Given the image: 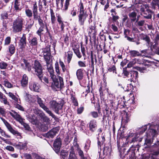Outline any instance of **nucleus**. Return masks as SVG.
I'll list each match as a JSON object with an SVG mask.
<instances>
[{
  "mask_svg": "<svg viewBox=\"0 0 159 159\" xmlns=\"http://www.w3.org/2000/svg\"><path fill=\"white\" fill-rule=\"evenodd\" d=\"M159 130V125H150L146 134L147 138L145 139V144L150 146L153 138L157 135Z\"/></svg>",
  "mask_w": 159,
  "mask_h": 159,
  "instance_id": "1",
  "label": "nucleus"
},
{
  "mask_svg": "<svg viewBox=\"0 0 159 159\" xmlns=\"http://www.w3.org/2000/svg\"><path fill=\"white\" fill-rule=\"evenodd\" d=\"M33 69L34 71V74L39 78L41 81L46 84L48 83V80L46 77L43 78V74L41 65L38 61H35Z\"/></svg>",
  "mask_w": 159,
  "mask_h": 159,
  "instance_id": "2",
  "label": "nucleus"
},
{
  "mask_svg": "<svg viewBox=\"0 0 159 159\" xmlns=\"http://www.w3.org/2000/svg\"><path fill=\"white\" fill-rule=\"evenodd\" d=\"M78 17V22L80 25L83 26L88 16L87 12L85 11L83 3L80 2L79 5Z\"/></svg>",
  "mask_w": 159,
  "mask_h": 159,
  "instance_id": "3",
  "label": "nucleus"
},
{
  "mask_svg": "<svg viewBox=\"0 0 159 159\" xmlns=\"http://www.w3.org/2000/svg\"><path fill=\"white\" fill-rule=\"evenodd\" d=\"M24 21V19L21 17L17 18L13 23L12 28L13 31L15 33L21 31L23 27Z\"/></svg>",
  "mask_w": 159,
  "mask_h": 159,
  "instance_id": "4",
  "label": "nucleus"
},
{
  "mask_svg": "<svg viewBox=\"0 0 159 159\" xmlns=\"http://www.w3.org/2000/svg\"><path fill=\"white\" fill-rule=\"evenodd\" d=\"M49 103L50 108L56 113L59 114V111L62 108L64 102L63 100L57 102L56 101L52 100Z\"/></svg>",
  "mask_w": 159,
  "mask_h": 159,
  "instance_id": "5",
  "label": "nucleus"
},
{
  "mask_svg": "<svg viewBox=\"0 0 159 159\" xmlns=\"http://www.w3.org/2000/svg\"><path fill=\"white\" fill-rule=\"evenodd\" d=\"M108 103L106 104L107 106L106 110L108 111V109H110L111 111L113 109L114 110L117 107L118 104L116 102V98L113 94L109 95L108 98Z\"/></svg>",
  "mask_w": 159,
  "mask_h": 159,
  "instance_id": "6",
  "label": "nucleus"
},
{
  "mask_svg": "<svg viewBox=\"0 0 159 159\" xmlns=\"http://www.w3.org/2000/svg\"><path fill=\"white\" fill-rule=\"evenodd\" d=\"M58 78L59 83L58 81V79L56 78L54 79H52L53 82L52 84L51 87L54 90H57L59 89L62 88L64 85L62 78L59 76Z\"/></svg>",
  "mask_w": 159,
  "mask_h": 159,
  "instance_id": "7",
  "label": "nucleus"
},
{
  "mask_svg": "<svg viewBox=\"0 0 159 159\" xmlns=\"http://www.w3.org/2000/svg\"><path fill=\"white\" fill-rule=\"evenodd\" d=\"M42 54L46 62L50 61V46L48 45L45 48L42 49Z\"/></svg>",
  "mask_w": 159,
  "mask_h": 159,
  "instance_id": "8",
  "label": "nucleus"
},
{
  "mask_svg": "<svg viewBox=\"0 0 159 159\" xmlns=\"http://www.w3.org/2000/svg\"><path fill=\"white\" fill-rule=\"evenodd\" d=\"M62 145V141L60 138H57L53 144V149L56 153L58 154L60 151Z\"/></svg>",
  "mask_w": 159,
  "mask_h": 159,
  "instance_id": "9",
  "label": "nucleus"
},
{
  "mask_svg": "<svg viewBox=\"0 0 159 159\" xmlns=\"http://www.w3.org/2000/svg\"><path fill=\"white\" fill-rule=\"evenodd\" d=\"M34 66V65L32 67L31 64L28 62L27 60L25 59H23L21 62V68L24 70H27L28 71H31L32 72L34 71L33 69V67Z\"/></svg>",
  "mask_w": 159,
  "mask_h": 159,
  "instance_id": "10",
  "label": "nucleus"
},
{
  "mask_svg": "<svg viewBox=\"0 0 159 159\" xmlns=\"http://www.w3.org/2000/svg\"><path fill=\"white\" fill-rule=\"evenodd\" d=\"M59 127H57L53 128L52 129L48 131L46 134V136L48 138H52L57 133L59 130Z\"/></svg>",
  "mask_w": 159,
  "mask_h": 159,
  "instance_id": "11",
  "label": "nucleus"
},
{
  "mask_svg": "<svg viewBox=\"0 0 159 159\" xmlns=\"http://www.w3.org/2000/svg\"><path fill=\"white\" fill-rule=\"evenodd\" d=\"M138 72L136 71H130L129 76V78H130V79L128 80H130L131 82H136L138 80Z\"/></svg>",
  "mask_w": 159,
  "mask_h": 159,
  "instance_id": "12",
  "label": "nucleus"
},
{
  "mask_svg": "<svg viewBox=\"0 0 159 159\" xmlns=\"http://www.w3.org/2000/svg\"><path fill=\"white\" fill-rule=\"evenodd\" d=\"M47 69L48 72H49L51 79L55 78L56 76L54 74V71L52 66L51 61H48V63L46 62Z\"/></svg>",
  "mask_w": 159,
  "mask_h": 159,
  "instance_id": "13",
  "label": "nucleus"
},
{
  "mask_svg": "<svg viewBox=\"0 0 159 159\" xmlns=\"http://www.w3.org/2000/svg\"><path fill=\"white\" fill-rule=\"evenodd\" d=\"M4 123L8 130L11 133L14 135H17L20 136V134L18 131L14 130L11 127V125L6 121L4 122Z\"/></svg>",
  "mask_w": 159,
  "mask_h": 159,
  "instance_id": "14",
  "label": "nucleus"
},
{
  "mask_svg": "<svg viewBox=\"0 0 159 159\" xmlns=\"http://www.w3.org/2000/svg\"><path fill=\"white\" fill-rule=\"evenodd\" d=\"M29 87L31 90L36 92L39 91L40 86L37 83H29Z\"/></svg>",
  "mask_w": 159,
  "mask_h": 159,
  "instance_id": "15",
  "label": "nucleus"
},
{
  "mask_svg": "<svg viewBox=\"0 0 159 159\" xmlns=\"http://www.w3.org/2000/svg\"><path fill=\"white\" fill-rule=\"evenodd\" d=\"M10 114L17 121L19 122V123L24 119L22 118L19 114L14 111H12L11 112H10Z\"/></svg>",
  "mask_w": 159,
  "mask_h": 159,
  "instance_id": "16",
  "label": "nucleus"
},
{
  "mask_svg": "<svg viewBox=\"0 0 159 159\" xmlns=\"http://www.w3.org/2000/svg\"><path fill=\"white\" fill-rule=\"evenodd\" d=\"M27 143L25 140L22 142H19L18 143H15L14 146L20 150L24 149L27 147Z\"/></svg>",
  "mask_w": 159,
  "mask_h": 159,
  "instance_id": "17",
  "label": "nucleus"
},
{
  "mask_svg": "<svg viewBox=\"0 0 159 159\" xmlns=\"http://www.w3.org/2000/svg\"><path fill=\"white\" fill-rule=\"evenodd\" d=\"M1 18L3 20V25L6 26V25L8 23V20H7L8 18V14L7 12L3 11L1 14Z\"/></svg>",
  "mask_w": 159,
  "mask_h": 159,
  "instance_id": "18",
  "label": "nucleus"
},
{
  "mask_svg": "<svg viewBox=\"0 0 159 159\" xmlns=\"http://www.w3.org/2000/svg\"><path fill=\"white\" fill-rule=\"evenodd\" d=\"M97 122L95 120H91L89 123V130L92 132L94 131L97 128Z\"/></svg>",
  "mask_w": 159,
  "mask_h": 159,
  "instance_id": "19",
  "label": "nucleus"
},
{
  "mask_svg": "<svg viewBox=\"0 0 159 159\" xmlns=\"http://www.w3.org/2000/svg\"><path fill=\"white\" fill-rule=\"evenodd\" d=\"M28 78L26 74H24L20 81L21 86L23 87H26L28 84Z\"/></svg>",
  "mask_w": 159,
  "mask_h": 159,
  "instance_id": "20",
  "label": "nucleus"
},
{
  "mask_svg": "<svg viewBox=\"0 0 159 159\" xmlns=\"http://www.w3.org/2000/svg\"><path fill=\"white\" fill-rule=\"evenodd\" d=\"M130 115L128 113L125 112L121 120V123L122 124H125L129 121Z\"/></svg>",
  "mask_w": 159,
  "mask_h": 159,
  "instance_id": "21",
  "label": "nucleus"
},
{
  "mask_svg": "<svg viewBox=\"0 0 159 159\" xmlns=\"http://www.w3.org/2000/svg\"><path fill=\"white\" fill-rule=\"evenodd\" d=\"M83 69L80 68L78 69L76 72V75L78 79L80 80H81L84 77V73Z\"/></svg>",
  "mask_w": 159,
  "mask_h": 159,
  "instance_id": "22",
  "label": "nucleus"
},
{
  "mask_svg": "<svg viewBox=\"0 0 159 159\" xmlns=\"http://www.w3.org/2000/svg\"><path fill=\"white\" fill-rule=\"evenodd\" d=\"M19 45L22 48H25L26 46V38L25 34H23L20 38Z\"/></svg>",
  "mask_w": 159,
  "mask_h": 159,
  "instance_id": "23",
  "label": "nucleus"
},
{
  "mask_svg": "<svg viewBox=\"0 0 159 159\" xmlns=\"http://www.w3.org/2000/svg\"><path fill=\"white\" fill-rule=\"evenodd\" d=\"M70 1V0H66L65 5L64 6H63V0H61L60 7L61 10L62 11H66L67 9L69 4Z\"/></svg>",
  "mask_w": 159,
  "mask_h": 159,
  "instance_id": "24",
  "label": "nucleus"
},
{
  "mask_svg": "<svg viewBox=\"0 0 159 159\" xmlns=\"http://www.w3.org/2000/svg\"><path fill=\"white\" fill-rule=\"evenodd\" d=\"M139 8L140 9V11L143 13H144V12L145 11V9L146 10H148L149 8L148 5L146 4V3H139Z\"/></svg>",
  "mask_w": 159,
  "mask_h": 159,
  "instance_id": "25",
  "label": "nucleus"
},
{
  "mask_svg": "<svg viewBox=\"0 0 159 159\" xmlns=\"http://www.w3.org/2000/svg\"><path fill=\"white\" fill-rule=\"evenodd\" d=\"M91 67L93 69L94 68V62H95V64H96L97 62V59L96 56L95 55H93V52H91Z\"/></svg>",
  "mask_w": 159,
  "mask_h": 159,
  "instance_id": "26",
  "label": "nucleus"
},
{
  "mask_svg": "<svg viewBox=\"0 0 159 159\" xmlns=\"http://www.w3.org/2000/svg\"><path fill=\"white\" fill-rule=\"evenodd\" d=\"M50 116H51L52 118L56 119V117L49 110V109L45 105L42 107Z\"/></svg>",
  "mask_w": 159,
  "mask_h": 159,
  "instance_id": "27",
  "label": "nucleus"
},
{
  "mask_svg": "<svg viewBox=\"0 0 159 159\" xmlns=\"http://www.w3.org/2000/svg\"><path fill=\"white\" fill-rule=\"evenodd\" d=\"M29 42L31 46H36L38 44V39L36 37H34L30 39Z\"/></svg>",
  "mask_w": 159,
  "mask_h": 159,
  "instance_id": "28",
  "label": "nucleus"
},
{
  "mask_svg": "<svg viewBox=\"0 0 159 159\" xmlns=\"http://www.w3.org/2000/svg\"><path fill=\"white\" fill-rule=\"evenodd\" d=\"M32 11V13L33 14L34 18L39 16L38 14L37 6L36 2H35V3L33 4Z\"/></svg>",
  "mask_w": 159,
  "mask_h": 159,
  "instance_id": "29",
  "label": "nucleus"
},
{
  "mask_svg": "<svg viewBox=\"0 0 159 159\" xmlns=\"http://www.w3.org/2000/svg\"><path fill=\"white\" fill-rule=\"evenodd\" d=\"M73 52L71 51H68L67 52L66 54V56L67 57L68 63H69L70 62L73 56Z\"/></svg>",
  "mask_w": 159,
  "mask_h": 159,
  "instance_id": "30",
  "label": "nucleus"
},
{
  "mask_svg": "<svg viewBox=\"0 0 159 159\" xmlns=\"http://www.w3.org/2000/svg\"><path fill=\"white\" fill-rule=\"evenodd\" d=\"M90 29L89 33H90L93 37H95L96 35L97 31L95 29L96 27L94 25H91L90 26Z\"/></svg>",
  "mask_w": 159,
  "mask_h": 159,
  "instance_id": "31",
  "label": "nucleus"
},
{
  "mask_svg": "<svg viewBox=\"0 0 159 159\" xmlns=\"http://www.w3.org/2000/svg\"><path fill=\"white\" fill-rule=\"evenodd\" d=\"M129 16L132 22L135 21L136 20L137 13L133 11L129 13Z\"/></svg>",
  "mask_w": 159,
  "mask_h": 159,
  "instance_id": "32",
  "label": "nucleus"
},
{
  "mask_svg": "<svg viewBox=\"0 0 159 159\" xmlns=\"http://www.w3.org/2000/svg\"><path fill=\"white\" fill-rule=\"evenodd\" d=\"M71 151L70 152L69 157L68 159H77L75 154L73 148H71Z\"/></svg>",
  "mask_w": 159,
  "mask_h": 159,
  "instance_id": "33",
  "label": "nucleus"
},
{
  "mask_svg": "<svg viewBox=\"0 0 159 159\" xmlns=\"http://www.w3.org/2000/svg\"><path fill=\"white\" fill-rule=\"evenodd\" d=\"M68 153L64 150H62L61 152L60 155L62 158L63 159H68Z\"/></svg>",
  "mask_w": 159,
  "mask_h": 159,
  "instance_id": "34",
  "label": "nucleus"
},
{
  "mask_svg": "<svg viewBox=\"0 0 159 159\" xmlns=\"http://www.w3.org/2000/svg\"><path fill=\"white\" fill-rule=\"evenodd\" d=\"M0 101L5 104H7L8 103L7 98L5 96L3 95L2 93L0 95Z\"/></svg>",
  "mask_w": 159,
  "mask_h": 159,
  "instance_id": "35",
  "label": "nucleus"
},
{
  "mask_svg": "<svg viewBox=\"0 0 159 159\" xmlns=\"http://www.w3.org/2000/svg\"><path fill=\"white\" fill-rule=\"evenodd\" d=\"M8 95L12 99L15 101V102L17 103H20L19 102L20 100L18 99V98H17L14 94L11 92H9L8 93Z\"/></svg>",
  "mask_w": 159,
  "mask_h": 159,
  "instance_id": "36",
  "label": "nucleus"
},
{
  "mask_svg": "<svg viewBox=\"0 0 159 159\" xmlns=\"http://www.w3.org/2000/svg\"><path fill=\"white\" fill-rule=\"evenodd\" d=\"M130 54L131 57H135L140 56L141 54L138 51L135 50L130 51L129 52Z\"/></svg>",
  "mask_w": 159,
  "mask_h": 159,
  "instance_id": "37",
  "label": "nucleus"
},
{
  "mask_svg": "<svg viewBox=\"0 0 159 159\" xmlns=\"http://www.w3.org/2000/svg\"><path fill=\"white\" fill-rule=\"evenodd\" d=\"M35 20H38L39 25H40V27H44V24L43 22V20L41 18L40 16H38L34 18Z\"/></svg>",
  "mask_w": 159,
  "mask_h": 159,
  "instance_id": "38",
  "label": "nucleus"
},
{
  "mask_svg": "<svg viewBox=\"0 0 159 159\" xmlns=\"http://www.w3.org/2000/svg\"><path fill=\"white\" fill-rule=\"evenodd\" d=\"M40 118L42 119L43 120L44 122L48 121L49 120V118L46 116L45 115L43 112H42L39 114Z\"/></svg>",
  "mask_w": 159,
  "mask_h": 159,
  "instance_id": "39",
  "label": "nucleus"
},
{
  "mask_svg": "<svg viewBox=\"0 0 159 159\" xmlns=\"http://www.w3.org/2000/svg\"><path fill=\"white\" fill-rule=\"evenodd\" d=\"M50 11L51 16V23L52 24H53L55 23L56 21L55 17L54 15V13L53 12L52 9H50Z\"/></svg>",
  "mask_w": 159,
  "mask_h": 159,
  "instance_id": "40",
  "label": "nucleus"
},
{
  "mask_svg": "<svg viewBox=\"0 0 159 159\" xmlns=\"http://www.w3.org/2000/svg\"><path fill=\"white\" fill-rule=\"evenodd\" d=\"M151 125H150V124H148V125H145L143 126L140 129V131H139V134H141L143 133L144 132L145 130L147 129V126L148 125L149 126V127Z\"/></svg>",
  "mask_w": 159,
  "mask_h": 159,
  "instance_id": "41",
  "label": "nucleus"
},
{
  "mask_svg": "<svg viewBox=\"0 0 159 159\" xmlns=\"http://www.w3.org/2000/svg\"><path fill=\"white\" fill-rule=\"evenodd\" d=\"M8 50L9 52L11 54H14L15 52V47L14 45L11 44L9 46Z\"/></svg>",
  "mask_w": 159,
  "mask_h": 159,
  "instance_id": "42",
  "label": "nucleus"
},
{
  "mask_svg": "<svg viewBox=\"0 0 159 159\" xmlns=\"http://www.w3.org/2000/svg\"><path fill=\"white\" fill-rule=\"evenodd\" d=\"M24 120L25 119H24L23 120L21 121L20 123L24 126L25 129L28 130H30V128L29 125L25 123Z\"/></svg>",
  "mask_w": 159,
  "mask_h": 159,
  "instance_id": "43",
  "label": "nucleus"
},
{
  "mask_svg": "<svg viewBox=\"0 0 159 159\" xmlns=\"http://www.w3.org/2000/svg\"><path fill=\"white\" fill-rule=\"evenodd\" d=\"M25 13L26 16L29 18H31L33 16L32 11L29 9H25Z\"/></svg>",
  "mask_w": 159,
  "mask_h": 159,
  "instance_id": "44",
  "label": "nucleus"
},
{
  "mask_svg": "<svg viewBox=\"0 0 159 159\" xmlns=\"http://www.w3.org/2000/svg\"><path fill=\"white\" fill-rule=\"evenodd\" d=\"M108 70L110 72L116 73V68L115 65H112L109 66L108 68Z\"/></svg>",
  "mask_w": 159,
  "mask_h": 159,
  "instance_id": "45",
  "label": "nucleus"
},
{
  "mask_svg": "<svg viewBox=\"0 0 159 159\" xmlns=\"http://www.w3.org/2000/svg\"><path fill=\"white\" fill-rule=\"evenodd\" d=\"M78 66L81 67H85L86 66V62L85 61H79L78 62Z\"/></svg>",
  "mask_w": 159,
  "mask_h": 159,
  "instance_id": "46",
  "label": "nucleus"
},
{
  "mask_svg": "<svg viewBox=\"0 0 159 159\" xmlns=\"http://www.w3.org/2000/svg\"><path fill=\"white\" fill-rule=\"evenodd\" d=\"M20 0H15L14 2V7L16 10H20L19 6L20 5Z\"/></svg>",
  "mask_w": 159,
  "mask_h": 159,
  "instance_id": "47",
  "label": "nucleus"
},
{
  "mask_svg": "<svg viewBox=\"0 0 159 159\" xmlns=\"http://www.w3.org/2000/svg\"><path fill=\"white\" fill-rule=\"evenodd\" d=\"M77 151L79 155L81 157V158L84 157V154L83 151L79 147V146L77 145Z\"/></svg>",
  "mask_w": 159,
  "mask_h": 159,
  "instance_id": "48",
  "label": "nucleus"
},
{
  "mask_svg": "<svg viewBox=\"0 0 159 159\" xmlns=\"http://www.w3.org/2000/svg\"><path fill=\"white\" fill-rule=\"evenodd\" d=\"M41 130L43 131H45L48 129V125L47 124H43L41 125Z\"/></svg>",
  "mask_w": 159,
  "mask_h": 159,
  "instance_id": "49",
  "label": "nucleus"
},
{
  "mask_svg": "<svg viewBox=\"0 0 159 159\" xmlns=\"http://www.w3.org/2000/svg\"><path fill=\"white\" fill-rule=\"evenodd\" d=\"M37 101L38 103L39 104V106L42 108L45 105L43 103V101L41 99V98L38 97L37 98Z\"/></svg>",
  "mask_w": 159,
  "mask_h": 159,
  "instance_id": "50",
  "label": "nucleus"
},
{
  "mask_svg": "<svg viewBox=\"0 0 159 159\" xmlns=\"http://www.w3.org/2000/svg\"><path fill=\"white\" fill-rule=\"evenodd\" d=\"M43 28L44 27H40L36 32V33L40 36V38L43 33L42 32L43 31Z\"/></svg>",
  "mask_w": 159,
  "mask_h": 159,
  "instance_id": "51",
  "label": "nucleus"
},
{
  "mask_svg": "<svg viewBox=\"0 0 159 159\" xmlns=\"http://www.w3.org/2000/svg\"><path fill=\"white\" fill-rule=\"evenodd\" d=\"M91 143V141L89 140H88L85 145L84 146V149L86 151H87L89 149V148L90 146V143Z\"/></svg>",
  "mask_w": 159,
  "mask_h": 159,
  "instance_id": "52",
  "label": "nucleus"
},
{
  "mask_svg": "<svg viewBox=\"0 0 159 159\" xmlns=\"http://www.w3.org/2000/svg\"><path fill=\"white\" fill-rule=\"evenodd\" d=\"M74 52L78 58H80L81 57L82 55L81 54L79 49L76 50L75 49Z\"/></svg>",
  "mask_w": 159,
  "mask_h": 159,
  "instance_id": "53",
  "label": "nucleus"
},
{
  "mask_svg": "<svg viewBox=\"0 0 159 159\" xmlns=\"http://www.w3.org/2000/svg\"><path fill=\"white\" fill-rule=\"evenodd\" d=\"M4 83V85L6 87L8 88H11L12 87V84L7 80H5Z\"/></svg>",
  "mask_w": 159,
  "mask_h": 159,
  "instance_id": "54",
  "label": "nucleus"
},
{
  "mask_svg": "<svg viewBox=\"0 0 159 159\" xmlns=\"http://www.w3.org/2000/svg\"><path fill=\"white\" fill-rule=\"evenodd\" d=\"M11 38L10 37H7L5 39L4 45H8L11 42Z\"/></svg>",
  "mask_w": 159,
  "mask_h": 159,
  "instance_id": "55",
  "label": "nucleus"
},
{
  "mask_svg": "<svg viewBox=\"0 0 159 159\" xmlns=\"http://www.w3.org/2000/svg\"><path fill=\"white\" fill-rule=\"evenodd\" d=\"M129 151H130L131 153H132L131 156H129V158L130 159H136V157L135 156V153L133 151H131L130 149L128 150V152H129Z\"/></svg>",
  "mask_w": 159,
  "mask_h": 159,
  "instance_id": "56",
  "label": "nucleus"
},
{
  "mask_svg": "<svg viewBox=\"0 0 159 159\" xmlns=\"http://www.w3.org/2000/svg\"><path fill=\"white\" fill-rule=\"evenodd\" d=\"M7 66V64L5 62H2L0 63V68L1 69H5Z\"/></svg>",
  "mask_w": 159,
  "mask_h": 159,
  "instance_id": "57",
  "label": "nucleus"
},
{
  "mask_svg": "<svg viewBox=\"0 0 159 159\" xmlns=\"http://www.w3.org/2000/svg\"><path fill=\"white\" fill-rule=\"evenodd\" d=\"M90 115L92 116L94 118H96L98 116V115L97 112L96 111H92L90 113Z\"/></svg>",
  "mask_w": 159,
  "mask_h": 159,
  "instance_id": "58",
  "label": "nucleus"
},
{
  "mask_svg": "<svg viewBox=\"0 0 159 159\" xmlns=\"http://www.w3.org/2000/svg\"><path fill=\"white\" fill-rule=\"evenodd\" d=\"M55 69L56 72L57 74H60V71L59 69V66L58 63L57 62L55 64Z\"/></svg>",
  "mask_w": 159,
  "mask_h": 159,
  "instance_id": "59",
  "label": "nucleus"
},
{
  "mask_svg": "<svg viewBox=\"0 0 159 159\" xmlns=\"http://www.w3.org/2000/svg\"><path fill=\"white\" fill-rule=\"evenodd\" d=\"M0 133L3 136L6 137L7 138H10V136L9 135L5 133V131L2 129L1 130H0Z\"/></svg>",
  "mask_w": 159,
  "mask_h": 159,
  "instance_id": "60",
  "label": "nucleus"
},
{
  "mask_svg": "<svg viewBox=\"0 0 159 159\" xmlns=\"http://www.w3.org/2000/svg\"><path fill=\"white\" fill-rule=\"evenodd\" d=\"M6 149L8 151L11 152H13L14 151V148L13 147L9 145L7 146L6 147Z\"/></svg>",
  "mask_w": 159,
  "mask_h": 159,
  "instance_id": "61",
  "label": "nucleus"
},
{
  "mask_svg": "<svg viewBox=\"0 0 159 159\" xmlns=\"http://www.w3.org/2000/svg\"><path fill=\"white\" fill-rule=\"evenodd\" d=\"M139 32L138 29L135 27H133L132 33L134 34V36H135V35L134 33H137Z\"/></svg>",
  "mask_w": 159,
  "mask_h": 159,
  "instance_id": "62",
  "label": "nucleus"
},
{
  "mask_svg": "<svg viewBox=\"0 0 159 159\" xmlns=\"http://www.w3.org/2000/svg\"><path fill=\"white\" fill-rule=\"evenodd\" d=\"M71 47L72 48V49L74 51V49H79V46L77 45V44H75V43H73L71 45Z\"/></svg>",
  "mask_w": 159,
  "mask_h": 159,
  "instance_id": "63",
  "label": "nucleus"
},
{
  "mask_svg": "<svg viewBox=\"0 0 159 159\" xmlns=\"http://www.w3.org/2000/svg\"><path fill=\"white\" fill-rule=\"evenodd\" d=\"M126 39L127 40L130 42H135L136 41V40H135V37L133 38H131L128 36L127 37Z\"/></svg>",
  "mask_w": 159,
  "mask_h": 159,
  "instance_id": "64",
  "label": "nucleus"
}]
</instances>
